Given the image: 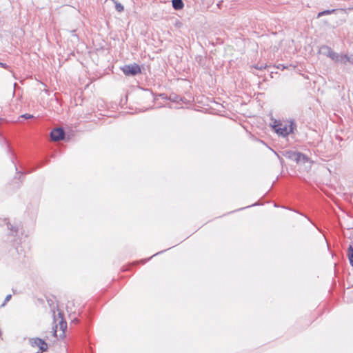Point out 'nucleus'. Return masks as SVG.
<instances>
[{
	"label": "nucleus",
	"instance_id": "1",
	"mask_svg": "<svg viewBox=\"0 0 353 353\" xmlns=\"http://www.w3.org/2000/svg\"><path fill=\"white\" fill-rule=\"evenodd\" d=\"M294 125L293 123H291L289 125L279 123L277 124H274L273 128L278 134L286 137L293 132L294 128Z\"/></svg>",
	"mask_w": 353,
	"mask_h": 353
},
{
	"label": "nucleus",
	"instance_id": "2",
	"mask_svg": "<svg viewBox=\"0 0 353 353\" xmlns=\"http://www.w3.org/2000/svg\"><path fill=\"white\" fill-rule=\"evenodd\" d=\"M121 70L126 76H135L141 72L140 66L136 63L125 65Z\"/></svg>",
	"mask_w": 353,
	"mask_h": 353
},
{
	"label": "nucleus",
	"instance_id": "3",
	"mask_svg": "<svg viewBox=\"0 0 353 353\" xmlns=\"http://www.w3.org/2000/svg\"><path fill=\"white\" fill-rule=\"evenodd\" d=\"M30 343L33 347H39L41 352H46L48 350V344L46 341L39 338H33L30 339Z\"/></svg>",
	"mask_w": 353,
	"mask_h": 353
},
{
	"label": "nucleus",
	"instance_id": "4",
	"mask_svg": "<svg viewBox=\"0 0 353 353\" xmlns=\"http://www.w3.org/2000/svg\"><path fill=\"white\" fill-rule=\"evenodd\" d=\"M65 131L61 128H55L50 132V138L54 141H59L64 139Z\"/></svg>",
	"mask_w": 353,
	"mask_h": 353
},
{
	"label": "nucleus",
	"instance_id": "5",
	"mask_svg": "<svg viewBox=\"0 0 353 353\" xmlns=\"http://www.w3.org/2000/svg\"><path fill=\"white\" fill-rule=\"evenodd\" d=\"M332 57L331 59L334 61L336 63H341L345 64V61L347 59L346 54H339L334 52V54H332Z\"/></svg>",
	"mask_w": 353,
	"mask_h": 353
},
{
	"label": "nucleus",
	"instance_id": "6",
	"mask_svg": "<svg viewBox=\"0 0 353 353\" xmlns=\"http://www.w3.org/2000/svg\"><path fill=\"white\" fill-rule=\"evenodd\" d=\"M299 152L288 151L285 154V157L297 162V159Z\"/></svg>",
	"mask_w": 353,
	"mask_h": 353
},
{
	"label": "nucleus",
	"instance_id": "7",
	"mask_svg": "<svg viewBox=\"0 0 353 353\" xmlns=\"http://www.w3.org/2000/svg\"><path fill=\"white\" fill-rule=\"evenodd\" d=\"M297 163H310V159L305 154H303L301 152H299L298 159H297Z\"/></svg>",
	"mask_w": 353,
	"mask_h": 353
},
{
	"label": "nucleus",
	"instance_id": "8",
	"mask_svg": "<svg viewBox=\"0 0 353 353\" xmlns=\"http://www.w3.org/2000/svg\"><path fill=\"white\" fill-rule=\"evenodd\" d=\"M172 7L176 10L182 9L184 6L182 0H172Z\"/></svg>",
	"mask_w": 353,
	"mask_h": 353
},
{
	"label": "nucleus",
	"instance_id": "9",
	"mask_svg": "<svg viewBox=\"0 0 353 353\" xmlns=\"http://www.w3.org/2000/svg\"><path fill=\"white\" fill-rule=\"evenodd\" d=\"M350 265L353 267V245H350L347 253Z\"/></svg>",
	"mask_w": 353,
	"mask_h": 353
},
{
	"label": "nucleus",
	"instance_id": "10",
	"mask_svg": "<svg viewBox=\"0 0 353 353\" xmlns=\"http://www.w3.org/2000/svg\"><path fill=\"white\" fill-rule=\"evenodd\" d=\"M321 49H322L323 50H325V51L324 52V53L326 54V56H327V57H330V59H332V56H333L332 54H334V51H333L330 47L327 46H323L321 48Z\"/></svg>",
	"mask_w": 353,
	"mask_h": 353
},
{
	"label": "nucleus",
	"instance_id": "11",
	"mask_svg": "<svg viewBox=\"0 0 353 353\" xmlns=\"http://www.w3.org/2000/svg\"><path fill=\"white\" fill-rule=\"evenodd\" d=\"M337 10L336 9H332V10H325L322 12H320L317 14V18H320L324 15H328L332 13H334Z\"/></svg>",
	"mask_w": 353,
	"mask_h": 353
},
{
	"label": "nucleus",
	"instance_id": "12",
	"mask_svg": "<svg viewBox=\"0 0 353 353\" xmlns=\"http://www.w3.org/2000/svg\"><path fill=\"white\" fill-rule=\"evenodd\" d=\"M112 1L115 5V9L117 11H118L119 12H121L123 11L124 7L123 5H121V3H120L119 2H117V1H114V0H112Z\"/></svg>",
	"mask_w": 353,
	"mask_h": 353
},
{
	"label": "nucleus",
	"instance_id": "13",
	"mask_svg": "<svg viewBox=\"0 0 353 353\" xmlns=\"http://www.w3.org/2000/svg\"><path fill=\"white\" fill-rule=\"evenodd\" d=\"M59 316L61 318V321L59 322L60 329L64 331L67 328V323L62 318V314L61 312L59 313Z\"/></svg>",
	"mask_w": 353,
	"mask_h": 353
},
{
	"label": "nucleus",
	"instance_id": "14",
	"mask_svg": "<svg viewBox=\"0 0 353 353\" xmlns=\"http://www.w3.org/2000/svg\"><path fill=\"white\" fill-rule=\"evenodd\" d=\"M7 225H8V228L11 230L12 232H15L16 234L18 232V228L15 226H13L10 224V223L9 222H7L6 223Z\"/></svg>",
	"mask_w": 353,
	"mask_h": 353
},
{
	"label": "nucleus",
	"instance_id": "15",
	"mask_svg": "<svg viewBox=\"0 0 353 353\" xmlns=\"http://www.w3.org/2000/svg\"><path fill=\"white\" fill-rule=\"evenodd\" d=\"M169 99L174 102H178L179 97L176 94H171L169 97Z\"/></svg>",
	"mask_w": 353,
	"mask_h": 353
},
{
	"label": "nucleus",
	"instance_id": "16",
	"mask_svg": "<svg viewBox=\"0 0 353 353\" xmlns=\"http://www.w3.org/2000/svg\"><path fill=\"white\" fill-rule=\"evenodd\" d=\"M254 68L257 69V70H263V69H265L266 68V65H264L263 63H259V64H256L254 66H253Z\"/></svg>",
	"mask_w": 353,
	"mask_h": 353
},
{
	"label": "nucleus",
	"instance_id": "17",
	"mask_svg": "<svg viewBox=\"0 0 353 353\" xmlns=\"http://www.w3.org/2000/svg\"><path fill=\"white\" fill-rule=\"evenodd\" d=\"M347 62H349V63L353 64V55L350 56V57L347 55V59H345V64H346Z\"/></svg>",
	"mask_w": 353,
	"mask_h": 353
},
{
	"label": "nucleus",
	"instance_id": "18",
	"mask_svg": "<svg viewBox=\"0 0 353 353\" xmlns=\"http://www.w3.org/2000/svg\"><path fill=\"white\" fill-rule=\"evenodd\" d=\"M21 118H24L26 119H32L33 118V115L32 114H22L21 116Z\"/></svg>",
	"mask_w": 353,
	"mask_h": 353
},
{
	"label": "nucleus",
	"instance_id": "19",
	"mask_svg": "<svg viewBox=\"0 0 353 353\" xmlns=\"http://www.w3.org/2000/svg\"><path fill=\"white\" fill-rule=\"evenodd\" d=\"M11 297H12L11 294L7 295L4 300V303L2 304V306H4L6 305V303L10 300Z\"/></svg>",
	"mask_w": 353,
	"mask_h": 353
},
{
	"label": "nucleus",
	"instance_id": "20",
	"mask_svg": "<svg viewBox=\"0 0 353 353\" xmlns=\"http://www.w3.org/2000/svg\"><path fill=\"white\" fill-rule=\"evenodd\" d=\"M0 66H1L3 68H8V65H7L6 63H2V62H0Z\"/></svg>",
	"mask_w": 353,
	"mask_h": 353
},
{
	"label": "nucleus",
	"instance_id": "21",
	"mask_svg": "<svg viewBox=\"0 0 353 353\" xmlns=\"http://www.w3.org/2000/svg\"><path fill=\"white\" fill-rule=\"evenodd\" d=\"M72 322L78 323L79 320L77 319H74Z\"/></svg>",
	"mask_w": 353,
	"mask_h": 353
},
{
	"label": "nucleus",
	"instance_id": "22",
	"mask_svg": "<svg viewBox=\"0 0 353 353\" xmlns=\"http://www.w3.org/2000/svg\"><path fill=\"white\" fill-rule=\"evenodd\" d=\"M53 334H54V336H56V334H57V331H56V330H54V331Z\"/></svg>",
	"mask_w": 353,
	"mask_h": 353
},
{
	"label": "nucleus",
	"instance_id": "23",
	"mask_svg": "<svg viewBox=\"0 0 353 353\" xmlns=\"http://www.w3.org/2000/svg\"><path fill=\"white\" fill-rule=\"evenodd\" d=\"M159 253H160V252H158V253H157V254H154V255H153V256H156L157 254H159Z\"/></svg>",
	"mask_w": 353,
	"mask_h": 353
},
{
	"label": "nucleus",
	"instance_id": "24",
	"mask_svg": "<svg viewBox=\"0 0 353 353\" xmlns=\"http://www.w3.org/2000/svg\"><path fill=\"white\" fill-rule=\"evenodd\" d=\"M1 121V119H0V121Z\"/></svg>",
	"mask_w": 353,
	"mask_h": 353
}]
</instances>
